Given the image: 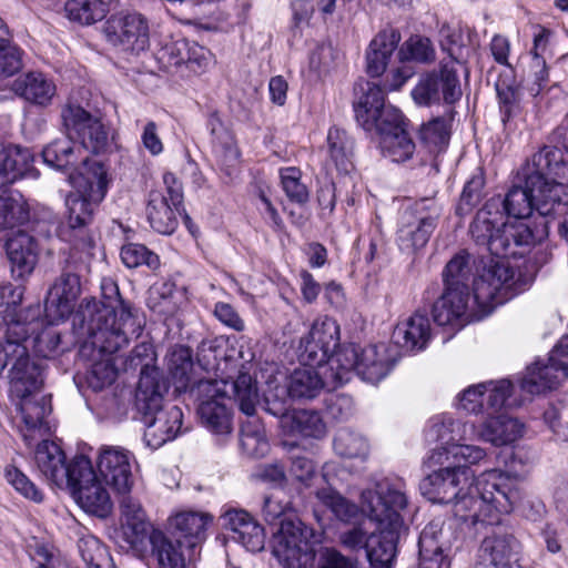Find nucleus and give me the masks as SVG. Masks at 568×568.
Masks as SVG:
<instances>
[{
    "instance_id": "f257e3e1",
    "label": "nucleus",
    "mask_w": 568,
    "mask_h": 568,
    "mask_svg": "<svg viewBox=\"0 0 568 568\" xmlns=\"http://www.w3.org/2000/svg\"><path fill=\"white\" fill-rule=\"evenodd\" d=\"M103 301H89L74 316L79 320L82 335H87L93 348L101 354H114L138 338L144 327V318L138 308L124 302L112 278L101 283Z\"/></svg>"
},
{
    "instance_id": "f03ea898",
    "label": "nucleus",
    "mask_w": 568,
    "mask_h": 568,
    "mask_svg": "<svg viewBox=\"0 0 568 568\" xmlns=\"http://www.w3.org/2000/svg\"><path fill=\"white\" fill-rule=\"evenodd\" d=\"M524 176V185L513 186L505 199H500L504 215L524 220L536 209L547 217L558 212V206H551L554 201L568 203V163L558 151L546 150L534 154Z\"/></svg>"
},
{
    "instance_id": "7ed1b4c3",
    "label": "nucleus",
    "mask_w": 568,
    "mask_h": 568,
    "mask_svg": "<svg viewBox=\"0 0 568 568\" xmlns=\"http://www.w3.org/2000/svg\"><path fill=\"white\" fill-rule=\"evenodd\" d=\"M407 504L406 485L400 478H383L375 484L374 489H366L362 493V510L378 525L372 536L379 537L383 542H392L389 558L384 557L386 548L384 545L375 549L379 561L375 562L371 556H365L371 568L392 567L397 551L396 545L404 527L400 513L407 507Z\"/></svg>"
},
{
    "instance_id": "20e7f679",
    "label": "nucleus",
    "mask_w": 568,
    "mask_h": 568,
    "mask_svg": "<svg viewBox=\"0 0 568 568\" xmlns=\"http://www.w3.org/2000/svg\"><path fill=\"white\" fill-rule=\"evenodd\" d=\"M41 310L33 307L26 314L11 320L0 341V376L9 367L10 390L16 397L31 396L42 386V367L30 359L27 342L29 331L34 333L42 323Z\"/></svg>"
},
{
    "instance_id": "39448f33",
    "label": "nucleus",
    "mask_w": 568,
    "mask_h": 568,
    "mask_svg": "<svg viewBox=\"0 0 568 568\" xmlns=\"http://www.w3.org/2000/svg\"><path fill=\"white\" fill-rule=\"evenodd\" d=\"M166 392L168 385L161 372L145 364L141 369L135 405L145 424L143 439L152 449H158L174 439L182 429V409L175 405L162 404Z\"/></svg>"
},
{
    "instance_id": "423d86ee",
    "label": "nucleus",
    "mask_w": 568,
    "mask_h": 568,
    "mask_svg": "<svg viewBox=\"0 0 568 568\" xmlns=\"http://www.w3.org/2000/svg\"><path fill=\"white\" fill-rule=\"evenodd\" d=\"M500 196L491 197L477 213L469 231L477 245L496 257H521L537 236L524 222L507 223Z\"/></svg>"
},
{
    "instance_id": "0eeeda50",
    "label": "nucleus",
    "mask_w": 568,
    "mask_h": 568,
    "mask_svg": "<svg viewBox=\"0 0 568 568\" xmlns=\"http://www.w3.org/2000/svg\"><path fill=\"white\" fill-rule=\"evenodd\" d=\"M516 483L498 470L481 474L476 484L471 483L468 498L456 504V517L463 523L493 524L499 514H508L519 500Z\"/></svg>"
},
{
    "instance_id": "6e6552de",
    "label": "nucleus",
    "mask_w": 568,
    "mask_h": 568,
    "mask_svg": "<svg viewBox=\"0 0 568 568\" xmlns=\"http://www.w3.org/2000/svg\"><path fill=\"white\" fill-rule=\"evenodd\" d=\"M329 365L331 381L335 385H344L349 382L354 372L362 379L375 384L389 373L394 361L383 344L369 345L364 348H359L355 344H347L338 348Z\"/></svg>"
},
{
    "instance_id": "1a4fd4ad",
    "label": "nucleus",
    "mask_w": 568,
    "mask_h": 568,
    "mask_svg": "<svg viewBox=\"0 0 568 568\" xmlns=\"http://www.w3.org/2000/svg\"><path fill=\"white\" fill-rule=\"evenodd\" d=\"M84 172L74 180L77 193L65 199L68 225L80 231L92 221L93 207L105 196L109 186L108 171L98 161L82 160Z\"/></svg>"
},
{
    "instance_id": "9d476101",
    "label": "nucleus",
    "mask_w": 568,
    "mask_h": 568,
    "mask_svg": "<svg viewBox=\"0 0 568 568\" xmlns=\"http://www.w3.org/2000/svg\"><path fill=\"white\" fill-rule=\"evenodd\" d=\"M443 214L442 205L433 197L420 199L407 206L399 220L397 243L403 252H416L429 241Z\"/></svg>"
},
{
    "instance_id": "9b49d317",
    "label": "nucleus",
    "mask_w": 568,
    "mask_h": 568,
    "mask_svg": "<svg viewBox=\"0 0 568 568\" xmlns=\"http://www.w3.org/2000/svg\"><path fill=\"white\" fill-rule=\"evenodd\" d=\"M362 92L354 103V111L357 123L365 131L375 132L382 139L405 128L400 111L385 104V94L378 85L367 82Z\"/></svg>"
},
{
    "instance_id": "f8f14e48",
    "label": "nucleus",
    "mask_w": 568,
    "mask_h": 568,
    "mask_svg": "<svg viewBox=\"0 0 568 568\" xmlns=\"http://www.w3.org/2000/svg\"><path fill=\"white\" fill-rule=\"evenodd\" d=\"M73 478L67 486L72 490L77 504L85 511L101 518L112 510V501L106 488L99 480L91 460L85 456L74 458Z\"/></svg>"
},
{
    "instance_id": "ddd939ff",
    "label": "nucleus",
    "mask_w": 568,
    "mask_h": 568,
    "mask_svg": "<svg viewBox=\"0 0 568 568\" xmlns=\"http://www.w3.org/2000/svg\"><path fill=\"white\" fill-rule=\"evenodd\" d=\"M310 529L296 517H284L275 537L273 555L283 568H308L314 560Z\"/></svg>"
},
{
    "instance_id": "4468645a",
    "label": "nucleus",
    "mask_w": 568,
    "mask_h": 568,
    "mask_svg": "<svg viewBox=\"0 0 568 568\" xmlns=\"http://www.w3.org/2000/svg\"><path fill=\"white\" fill-rule=\"evenodd\" d=\"M339 345V325L328 316L317 318L303 336L297 347L301 365L318 369H329L331 359L337 354Z\"/></svg>"
},
{
    "instance_id": "2eb2a0df",
    "label": "nucleus",
    "mask_w": 568,
    "mask_h": 568,
    "mask_svg": "<svg viewBox=\"0 0 568 568\" xmlns=\"http://www.w3.org/2000/svg\"><path fill=\"white\" fill-rule=\"evenodd\" d=\"M475 475L466 465L447 466L427 475L419 484L422 494L432 503L450 504L456 516V504L468 498Z\"/></svg>"
},
{
    "instance_id": "dca6fc26",
    "label": "nucleus",
    "mask_w": 568,
    "mask_h": 568,
    "mask_svg": "<svg viewBox=\"0 0 568 568\" xmlns=\"http://www.w3.org/2000/svg\"><path fill=\"white\" fill-rule=\"evenodd\" d=\"M515 272L504 261H496L473 281L474 302L488 315L497 305L504 304L517 293Z\"/></svg>"
},
{
    "instance_id": "f3484780",
    "label": "nucleus",
    "mask_w": 568,
    "mask_h": 568,
    "mask_svg": "<svg viewBox=\"0 0 568 568\" xmlns=\"http://www.w3.org/2000/svg\"><path fill=\"white\" fill-rule=\"evenodd\" d=\"M227 384L226 381L201 379L191 388L199 400L197 414L202 424L217 435L232 430L231 412L224 404Z\"/></svg>"
},
{
    "instance_id": "a211bd4d",
    "label": "nucleus",
    "mask_w": 568,
    "mask_h": 568,
    "mask_svg": "<svg viewBox=\"0 0 568 568\" xmlns=\"http://www.w3.org/2000/svg\"><path fill=\"white\" fill-rule=\"evenodd\" d=\"M64 131L79 140V148L99 154L109 145V131L100 118L91 114L80 104L68 101L61 110Z\"/></svg>"
},
{
    "instance_id": "6ab92c4d",
    "label": "nucleus",
    "mask_w": 568,
    "mask_h": 568,
    "mask_svg": "<svg viewBox=\"0 0 568 568\" xmlns=\"http://www.w3.org/2000/svg\"><path fill=\"white\" fill-rule=\"evenodd\" d=\"M102 31L111 45L125 52L140 53L150 45L149 22L139 12L111 14L104 22Z\"/></svg>"
},
{
    "instance_id": "aec40b11",
    "label": "nucleus",
    "mask_w": 568,
    "mask_h": 568,
    "mask_svg": "<svg viewBox=\"0 0 568 568\" xmlns=\"http://www.w3.org/2000/svg\"><path fill=\"white\" fill-rule=\"evenodd\" d=\"M458 64L454 60H443L438 72L426 74L413 90V98L420 105L439 102L440 97L447 104H454L462 97L458 78Z\"/></svg>"
},
{
    "instance_id": "412c9836",
    "label": "nucleus",
    "mask_w": 568,
    "mask_h": 568,
    "mask_svg": "<svg viewBox=\"0 0 568 568\" xmlns=\"http://www.w3.org/2000/svg\"><path fill=\"white\" fill-rule=\"evenodd\" d=\"M476 426L462 423L450 417H440L433 420L427 429V438L438 443L428 457L430 465L444 464L449 460L450 450L458 442H466L475 438Z\"/></svg>"
},
{
    "instance_id": "4be33fe9",
    "label": "nucleus",
    "mask_w": 568,
    "mask_h": 568,
    "mask_svg": "<svg viewBox=\"0 0 568 568\" xmlns=\"http://www.w3.org/2000/svg\"><path fill=\"white\" fill-rule=\"evenodd\" d=\"M81 292L78 274L63 271L51 285L44 302L45 318L50 324L63 321L73 311L74 302Z\"/></svg>"
},
{
    "instance_id": "5701e85b",
    "label": "nucleus",
    "mask_w": 568,
    "mask_h": 568,
    "mask_svg": "<svg viewBox=\"0 0 568 568\" xmlns=\"http://www.w3.org/2000/svg\"><path fill=\"white\" fill-rule=\"evenodd\" d=\"M131 457L120 447H103L98 457V469L105 483L118 494H128L133 485Z\"/></svg>"
},
{
    "instance_id": "b1692460",
    "label": "nucleus",
    "mask_w": 568,
    "mask_h": 568,
    "mask_svg": "<svg viewBox=\"0 0 568 568\" xmlns=\"http://www.w3.org/2000/svg\"><path fill=\"white\" fill-rule=\"evenodd\" d=\"M519 542L508 532H494L485 537L477 552L475 566L485 568H521L515 558Z\"/></svg>"
},
{
    "instance_id": "393cba45",
    "label": "nucleus",
    "mask_w": 568,
    "mask_h": 568,
    "mask_svg": "<svg viewBox=\"0 0 568 568\" xmlns=\"http://www.w3.org/2000/svg\"><path fill=\"white\" fill-rule=\"evenodd\" d=\"M222 526L230 530L232 539L242 544L248 551L264 549V528L244 509L231 508L222 516Z\"/></svg>"
},
{
    "instance_id": "a878e982",
    "label": "nucleus",
    "mask_w": 568,
    "mask_h": 568,
    "mask_svg": "<svg viewBox=\"0 0 568 568\" xmlns=\"http://www.w3.org/2000/svg\"><path fill=\"white\" fill-rule=\"evenodd\" d=\"M34 460L40 473L52 484L62 488L70 485L71 474L74 468V459L65 463L63 450L53 442L42 440L38 444Z\"/></svg>"
},
{
    "instance_id": "bb28decb",
    "label": "nucleus",
    "mask_w": 568,
    "mask_h": 568,
    "mask_svg": "<svg viewBox=\"0 0 568 568\" xmlns=\"http://www.w3.org/2000/svg\"><path fill=\"white\" fill-rule=\"evenodd\" d=\"M331 381V368L318 369L312 366L297 367L288 377V393L293 398H315L325 388H336Z\"/></svg>"
},
{
    "instance_id": "cd10ccee",
    "label": "nucleus",
    "mask_w": 568,
    "mask_h": 568,
    "mask_svg": "<svg viewBox=\"0 0 568 568\" xmlns=\"http://www.w3.org/2000/svg\"><path fill=\"white\" fill-rule=\"evenodd\" d=\"M565 378L568 371L552 361L550 354L546 362L538 361L527 368L520 386L528 394H540L556 388Z\"/></svg>"
},
{
    "instance_id": "c85d7f7f",
    "label": "nucleus",
    "mask_w": 568,
    "mask_h": 568,
    "mask_svg": "<svg viewBox=\"0 0 568 568\" xmlns=\"http://www.w3.org/2000/svg\"><path fill=\"white\" fill-rule=\"evenodd\" d=\"M470 295L444 290L433 306L434 322L439 326L463 327L470 318Z\"/></svg>"
},
{
    "instance_id": "c756f323",
    "label": "nucleus",
    "mask_w": 568,
    "mask_h": 568,
    "mask_svg": "<svg viewBox=\"0 0 568 568\" xmlns=\"http://www.w3.org/2000/svg\"><path fill=\"white\" fill-rule=\"evenodd\" d=\"M19 398L18 407L24 425L21 432L24 440L30 445L37 437L48 435L49 426L45 417L50 414L51 407L43 396L39 399L32 395Z\"/></svg>"
},
{
    "instance_id": "7c9ffc66",
    "label": "nucleus",
    "mask_w": 568,
    "mask_h": 568,
    "mask_svg": "<svg viewBox=\"0 0 568 568\" xmlns=\"http://www.w3.org/2000/svg\"><path fill=\"white\" fill-rule=\"evenodd\" d=\"M523 433L524 425L517 418L498 415L488 417L479 428L476 427L475 437L503 446L516 442Z\"/></svg>"
},
{
    "instance_id": "2f4dec72",
    "label": "nucleus",
    "mask_w": 568,
    "mask_h": 568,
    "mask_svg": "<svg viewBox=\"0 0 568 568\" xmlns=\"http://www.w3.org/2000/svg\"><path fill=\"white\" fill-rule=\"evenodd\" d=\"M7 255L12 271L19 276L30 274L38 261L37 245L31 235L22 230L13 232L6 241Z\"/></svg>"
},
{
    "instance_id": "473e14b6",
    "label": "nucleus",
    "mask_w": 568,
    "mask_h": 568,
    "mask_svg": "<svg viewBox=\"0 0 568 568\" xmlns=\"http://www.w3.org/2000/svg\"><path fill=\"white\" fill-rule=\"evenodd\" d=\"M33 154L28 148L9 144L0 149V189L33 170Z\"/></svg>"
},
{
    "instance_id": "72a5a7b5",
    "label": "nucleus",
    "mask_w": 568,
    "mask_h": 568,
    "mask_svg": "<svg viewBox=\"0 0 568 568\" xmlns=\"http://www.w3.org/2000/svg\"><path fill=\"white\" fill-rule=\"evenodd\" d=\"M400 41V34L394 29L377 33L366 52V71L371 77L382 75L388 61Z\"/></svg>"
},
{
    "instance_id": "f704fd0d",
    "label": "nucleus",
    "mask_w": 568,
    "mask_h": 568,
    "mask_svg": "<svg viewBox=\"0 0 568 568\" xmlns=\"http://www.w3.org/2000/svg\"><path fill=\"white\" fill-rule=\"evenodd\" d=\"M393 338L400 347L422 351L430 339V324L426 315L415 313L407 321L396 325Z\"/></svg>"
},
{
    "instance_id": "c9c22d12",
    "label": "nucleus",
    "mask_w": 568,
    "mask_h": 568,
    "mask_svg": "<svg viewBox=\"0 0 568 568\" xmlns=\"http://www.w3.org/2000/svg\"><path fill=\"white\" fill-rule=\"evenodd\" d=\"M169 203L163 192L153 190L149 193L146 216L151 227L160 234H172L178 226L176 213H181Z\"/></svg>"
},
{
    "instance_id": "e433bc0d",
    "label": "nucleus",
    "mask_w": 568,
    "mask_h": 568,
    "mask_svg": "<svg viewBox=\"0 0 568 568\" xmlns=\"http://www.w3.org/2000/svg\"><path fill=\"white\" fill-rule=\"evenodd\" d=\"M13 91L24 100L48 105L55 94V85L41 72H29L13 83Z\"/></svg>"
},
{
    "instance_id": "4c0bfd02",
    "label": "nucleus",
    "mask_w": 568,
    "mask_h": 568,
    "mask_svg": "<svg viewBox=\"0 0 568 568\" xmlns=\"http://www.w3.org/2000/svg\"><path fill=\"white\" fill-rule=\"evenodd\" d=\"M473 262L469 253L460 251L446 264L443 271L446 291L470 295L469 283L474 275Z\"/></svg>"
},
{
    "instance_id": "58836bf2",
    "label": "nucleus",
    "mask_w": 568,
    "mask_h": 568,
    "mask_svg": "<svg viewBox=\"0 0 568 568\" xmlns=\"http://www.w3.org/2000/svg\"><path fill=\"white\" fill-rule=\"evenodd\" d=\"M73 135H69L67 132L61 135L42 150L43 161L51 168L63 170L75 165L79 161V154L81 148L75 145L72 140Z\"/></svg>"
},
{
    "instance_id": "ea45409f",
    "label": "nucleus",
    "mask_w": 568,
    "mask_h": 568,
    "mask_svg": "<svg viewBox=\"0 0 568 568\" xmlns=\"http://www.w3.org/2000/svg\"><path fill=\"white\" fill-rule=\"evenodd\" d=\"M341 544L348 549L349 551L361 552L363 551L365 556H371L373 560L376 562V547H382L383 541L377 536H372V532L368 535L361 527H352L339 535ZM384 557L389 558V554L392 550V542L384 541Z\"/></svg>"
},
{
    "instance_id": "a19ab883",
    "label": "nucleus",
    "mask_w": 568,
    "mask_h": 568,
    "mask_svg": "<svg viewBox=\"0 0 568 568\" xmlns=\"http://www.w3.org/2000/svg\"><path fill=\"white\" fill-rule=\"evenodd\" d=\"M152 556L159 568H186L185 557L181 550V540H171L162 531L150 536Z\"/></svg>"
},
{
    "instance_id": "79ce46f5",
    "label": "nucleus",
    "mask_w": 568,
    "mask_h": 568,
    "mask_svg": "<svg viewBox=\"0 0 568 568\" xmlns=\"http://www.w3.org/2000/svg\"><path fill=\"white\" fill-rule=\"evenodd\" d=\"M354 142L346 131L332 128L327 134V152L336 170L348 173L353 169Z\"/></svg>"
},
{
    "instance_id": "37998d69",
    "label": "nucleus",
    "mask_w": 568,
    "mask_h": 568,
    "mask_svg": "<svg viewBox=\"0 0 568 568\" xmlns=\"http://www.w3.org/2000/svg\"><path fill=\"white\" fill-rule=\"evenodd\" d=\"M211 519V516L207 514L183 511L171 520V526L175 531L176 540L181 538L194 539L195 541H187V545L193 547L196 541L204 538L206 526Z\"/></svg>"
},
{
    "instance_id": "c03bdc74",
    "label": "nucleus",
    "mask_w": 568,
    "mask_h": 568,
    "mask_svg": "<svg viewBox=\"0 0 568 568\" xmlns=\"http://www.w3.org/2000/svg\"><path fill=\"white\" fill-rule=\"evenodd\" d=\"M168 369L176 389L187 390L196 385L191 384L193 369L192 351L183 345L174 346L168 354Z\"/></svg>"
},
{
    "instance_id": "a18cd8bd",
    "label": "nucleus",
    "mask_w": 568,
    "mask_h": 568,
    "mask_svg": "<svg viewBox=\"0 0 568 568\" xmlns=\"http://www.w3.org/2000/svg\"><path fill=\"white\" fill-rule=\"evenodd\" d=\"M29 206L21 195L0 194V231L20 227L29 221Z\"/></svg>"
},
{
    "instance_id": "49530a36",
    "label": "nucleus",
    "mask_w": 568,
    "mask_h": 568,
    "mask_svg": "<svg viewBox=\"0 0 568 568\" xmlns=\"http://www.w3.org/2000/svg\"><path fill=\"white\" fill-rule=\"evenodd\" d=\"M23 68V51L11 41L8 27L0 18V78H9Z\"/></svg>"
},
{
    "instance_id": "de8ad7c7",
    "label": "nucleus",
    "mask_w": 568,
    "mask_h": 568,
    "mask_svg": "<svg viewBox=\"0 0 568 568\" xmlns=\"http://www.w3.org/2000/svg\"><path fill=\"white\" fill-rule=\"evenodd\" d=\"M64 10L70 20L92 24L106 16L109 3L105 0H67Z\"/></svg>"
},
{
    "instance_id": "09e8293b",
    "label": "nucleus",
    "mask_w": 568,
    "mask_h": 568,
    "mask_svg": "<svg viewBox=\"0 0 568 568\" xmlns=\"http://www.w3.org/2000/svg\"><path fill=\"white\" fill-rule=\"evenodd\" d=\"M231 389L240 410L247 416H253L260 403L256 381L250 374L240 372L235 381L232 382Z\"/></svg>"
},
{
    "instance_id": "8fccbe9b",
    "label": "nucleus",
    "mask_w": 568,
    "mask_h": 568,
    "mask_svg": "<svg viewBox=\"0 0 568 568\" xmlns=\"http://www.w3.org/2000/svg\"><path fill=\"white\" fill-rule=\"evenodd\" d=\"M286 427L293 434L313 438H321L326 433V425L321 415L308 409L292 410Z\"/></svg>"
},
{
    "instance_id": "3c124183",
    "label": "nucleus",
    "mask_w": 568,
    "mask_h": 568,
    "mask_svg": "<svg viewBox=\"0 0 568 568\" xmlns=\"http://www.w3.org/2000/svg\"><path fill=\"white\" fill-rule=\"evenodd\" d=\"M43 311L40 313V321L42 323L34 333L31 331L27 334V342H23L28 349L32 348L37 356L42 358H50L58 352L60 345V334L53 327L44 326L42 318Z\"/></svg>"
},
{
    "instance_id": "603ef678",
    "label": "nucleus",
    "mask_w": 568,
    "mask_h": 568,
    "mask_svg": "<svg viewBox=\"0 0 568 568\" xmlns=\"http://www.w3.org/2000/svg\"><path fill=\"white\" fill-rule=\"evenodd\" d=\"M379 144L383 154L393 162H404L410 159L415 151V143L405 128L379 139Z\"/></svg>"
},
{
    "instance_id": "864d4df0",
    "label": "nucleus",
    "mask_w": 568,
    "mask_h": 568,
    "mask_svg": "<svg viewBox=\"0 0 568 568\" xmlns=\"http://www.w3.org/2000/svg\"><path fill=\"white\" fill-rule=\"evenodd\" d=\"M335 453L344 458L364 459L368 455L367 440L351 429H339L333 442Z\"/></svg>"
},
{
    "instance_id": "5fc2aeb1",
    "label": "nucleus",
    "mask_w": 568,
    "mask_h": 568,
    "mask_svg": "<svg viewBox=\"0 0 568 568\" xmlns=\"http://www.w3.org/2000/svg\"><path fill=\"white\" fill-rule=\"evenodd\" d=\"M438 528V523H430L424 528L419 536V559L423 568H440L443 551L436 540V531Z\"/></svg>"
},
{
    "instance_id": "6e6d98bb",
    "label": "nucleus",
    "mask_w": 568,
    "mask_h": 568,
    "mask_svg": "<svg viewBox=\"0 0 568 568\" xmlns=\"http://www.w3.org/2000/svg\"><path fill=\"white\" fill-rule=\"evenodd\" d=\"M22 296L23 288L21 286H16L11 283L0 284V316L7 327H9L11 320L26 314L31 308L39 307L41 310V306L36 304L17 312L16 307L21 303Z\"/></svg>"
},
{
    "instance_id": "4d7b16f0",
    "label": "nucleus",
    "mask_w": 568,
    "mask_h": 568,
    "mask_svg": "<svg viewBox=\"0 0 568 568\" xmlns=\"http://www.w3.org/2000/svg\"><path fill=\"white\" fill-rule=\"evenodd\" d=\"M3 476L6 481L22 497L38 504L43 501L42 490L13 464L4 466Z\"/></svg>"
},
{
    "instance_id": "13d9d810",
    "label": "nucleus",
    "mask_w": 568,
    "mask_h": 568,
    "mask_svg": "<svg viewBox=\"0 0 568 568\" xmlns=\"http://www.w3.org/2000/svg\"><path fill=\"white\" fill-rule=\"evenodd\" d=\"M291 395L287 386H275L264 394V409L274 417L281 418L283 427L288 425L291 415Z\"/></svg>"
},
{
    "instance_id": "bf43d9fd",
    "label": "nucleus",
    "mask_w": 568,
    "mask_h": 568,
    "mask_svg": "<svg viewBox=\"0 0 568 568\" xmlns=\"http://www.w3.org/2000/svg\"><path fill=\"white\" fill-rule=\"evenodd\" d=\"M121 260L129 268L146 265L151 270L160 266L159 256L143 244L129 243L121 248Z\"/></svg>"
},
{
    "instance_id": "052dcab7",
    "label": "nucleus",
    "mask_w": 568,
    "mask_h": 568,
    "mask_svg": "<svg viewBox=\"0 0 568 568\" xmlns=\"http://www.w3.org/2000/svg\"><path fill=\"white\" fill-rule=\"evenodd\" d=\"M280 176L282 189L290 201L301 205L308 201V189L301 181L302 172L300 169L294 166L284 168L280 171Z\"/></svg>"
},
{
    "instance_id": "680f3d73",
    "label": "nucleus",
    "mask_w": 568,
    "mask_h": 568,
    "mask_svg": "<svg viewBox=\"0 0 568 568\" xmlns=\"http://www.w3.org/2000/svg\"><path fill=\"white\" fill-rule=\"evenodd\" d=\"M398 54L403 61L408 60L427 63L434 61L435 49L428 38L414 36L405 41Z\"/></svg>"
},
{
    "instance_id": "e2e57ef3",
    "label": "nucleus",
    "mask_w": 568,
    "mask_h": 568,
    "mask_svg": "<svg viewBox=\"0 0 568 568\" xmlns=\"http://www.w3.org/2000/svg\"><path fill=\"white\" fill-rule=\"evenodd\" d=\"M420 140L432 151H442L449 141L448 123L444 118H436L420 129Z\"/></svg>"
},
{
    "instance_id": "0e129e2a",
    "label": "nucleus",
    "mask_w": 568,
    "mask_h": 568,
    "mask_svg": "<svg viewBox=\"0 0 568 568\" xmlns=\"http://www.w3.org/2000/svg\"><path fill=\"white\" fill-rule=\"evenodd\" d=\"M219 156L224 182L227 184L235 182L240 175V151L231 136H227L221 145Z\"/></svg>"
},
{
    "instance_id": "69168bd1",
    "label": "nucleus",
    "mask_w": 568,
    "mask_h": 568,
    "mask_svg": "<svg viewBox=\"0 0 568 568\" xmlns=\"http://www.w3.org/2000/svg\"><path fill=\"white\" fill-rule=\"evenodd\" d=\"M439 34L442 49L448 53V60H454L455 64L464 67L467 57L464 53L462 33L448 26H443Z\"/></svg>"
},
{
    "instance_id": "338daca9",
    "label": "nucleus",
    "mask_w": 568,
    "mask_h": 568,
    "mask_svg": "<svg viewBox=\"0 0 568 568\" xmlns=\"http://www.w3.org/2000/svg\"><path fill=\"white\" fill-rule=\"evenodd\" d=\"M123 537L130 546L135 550H142L145 541H150L153 531L152 525L145 519L128 521L121 524Z\"/></svg>"
},
{
    "instance_id": "774afa93",
    "label": "nucleus",
    "mask_w": 568,
    "mask_h": 568,
    "mask_svg": "<svg viewBox=\"0 0 568 568\" xmlns=\"http://www.w3.org/2000/svg\"><path fill=\"white\" fill-rule=\"evenodd\" d=\"M292 503L284 495L282 489H275L270 495L265 496L263 503V516L266 521L273 523L280 519L282 516H286V514L291 510Z\"/></svg>"
}]
</instances>
